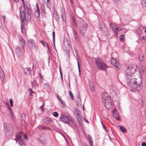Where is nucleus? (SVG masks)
<instances>
[{
	"mask_svg": "<svg viewBox=\"0 0 146 146\" xmlns=\"http://www.w3.org/2000/svg\"><path fill=\"white\" fill-rule=\"evenodd\" d=\"M31 13L22 11L20 9V17L21 22L25 25L31 20Z\"/></svg>",
	"mask_w": 146,
	"mask_h": 146,
	"instance_id": "1",
	"label": "nucleus"
},
{
	"mask_svg": "<svg viewBox=\"0 0 146 146\" xmlns=\"http://www.w3.org/2000/svg\"><path fill=\"white\" fill-rule=\"evenodd\" d=\"M77 25L79 27V30L80 33L83 35L86 31L88 27V25L85 22L84 20L81 18L79 19Z\"/></svg>",
	"mask_w": 146,
	"mask_h": 146,
	"instance_id": "2",
	"label": "nucleus"
},
{
	"mask_svg": "<svg viewBox=\"0 0 146 146\" xmlns=\"http://www.w3.org/2000/svg\"><path fill=\"white\" fill-rule=\"evenodd\" d=\"M95 62L96 65L99 69L105 70L108 68L106 64L101 59H97Z\"/></svg>",
	"mask_w": 146,
	"mask_h": 146,
	"instance_id": "3",
	"label": "nucleus"
},
{
	"mask_svg": "<svg viewBox=\"0 0 146 146\" xmlns=\"http://www.w3.org/2000/svg\"><path fill=\"white\" fill-rule=\"evenodd\" d=\"M138 69V68L136 65H131L127 67V69L126 71V74L129 75H131V74H133Z\"/></svg>",
	"mask_w": 146,
	"mask_h": 146,
	"instance_id": "4",
	"label": "nucleus"
},
{
	"mask_svg": "<svg viewBox=\"0 0 146 146\" xmlns=\"http://www.w3.org/2000/svg\"><path fill=\"white\" fill-rule=\"evenodd\" d=\"M23 5L24 9L22 11H24V12H31V6L29 1H25V3H24V4H23Z\"/></svg>",
	"mask_w": 146,
	"mask_h": 146,
	"instance_id": "5",
	"label": "nucleus"
},
{
	"mask_svg": "<svg viewBox=\"0 0 146 146\" xmlns=\"http://www.w3.org/2000/svg\"><path fill=\"white\" fill-rule=\"evenodd\" d=\"M134 87L136 90L137 91L140 90L142 86V82L141 79H140L139 81H137L136 79L135 82H134Z\"/></svg>",
	"mask_w": 146,
	"mask_h": 146,
	"instance_id": "6",
	"label": "nucleus"
},
{
	"mask_svg": "<svg viewBox=\"0 0 146 146\" xmlns=\"http://www.w3.org/2000/svg\"><path fill=\"white\" fill-rule=\"evenodd\" d=\"M111 26L112 30L114 32L115 35L117 37L118 36L117 33L120 31H121V29L119 26L114 24H112L111 25Z\"/></svg>",
	"mask_w": 146,
	"mask_h": 146,
	"instance_id": "7",
	"label": "nucleus"
},
{
	"mask_svg": "<svg viewBox=\"0 0 146 146\" xmlns=\"http://www.w3.org/2000/svg\"><path fill=\"white\" fill-rule=\"evenodd\" d=\"M28 44L31 51L35 49L36 47L35 43L34 40L32 39H29L28 41Z\"/></svg>",
	"mask_w": 146,
	"mask_h": 146,
	"instance_id": "8",
	"label": "nucleus"
},
{
	"mask_svg": "<svg viewBox=\"0 0 146 146\" xmlns=\"http://www.w3.org/2000/svg\"><path fill=\"white\" fill-rule=\"evenodd\" d=\"M15 139L16 142L21 146L24 144L23 139L21 138V135L19 133L16 135Z\"/></svg>",
	"mask_w": 146,
	"mask_h": 146,
	"instance_id": "9",
	"label": "nucleus"
},
{
	"mask_svg": "<svg viewBox=\"0 0 146 146\" xmlns=\"http://www.w3.org/2000/svg\"><path fill=\"white\" fill-rule=\"evenodd\" d=\"M60 120L66 123H70V120L69 117L64 115H62L60 117Z\"/></svg>",
	"mask_w": 146,
	"mask_h": 146,
	"instance_id": "10",
	"label": "nucleus"
},
{
	"mask_svg": "<svg viewBox=\"0 0 146 146\" xmlns=\"http://www.w3.org/2000/svg\"><path fill=\"white\" fill-rule=\"evenodd\" d=\"M111 64L117 69H119L120 66L119 62L115 59L112 58L111 60Z\"/></svg>",
	"mask_w": 146,
	"mask_h": 146,
	"instance_id": "11",
	"label": "nucleus"
},
{
	"mask_svg": "<svg viewBox=\"0 0 146 146\" xmlns=\"http://www.w3.org/2000/svg\"><path fill=\"white\" fill-rule=\"evenodd\" d=\"M15 52L17 56L21 57L23 54L22 49L21 48L17 46L15 49Z\"/></svg>",
	"mask_w": 146,
	"mask_h": 146,
	"instance_id": "12",
	"label": "nucleus"
},
{
	"mask_svg": "<svg viewBox=\"0 0 146 146\" xmlns=\"http://www.w3.org/2000/svg\"><path fill=\"white\" fill-rule=\"evenodd\" d=\"M102 100L103 102H106L107 101H111V98L108 96L107 94L104 92L102 95Z\"/></svg>",
	"mask_w": 146,
	"mask_h": 146,
	"instance_id": "13",
	"label": "nucleus"
},
{
	"mask_svg": "<svg viewBox=\"0 0 146 146\" xmlns=\"http://www.w3.org/2000/svg\"><path fill=\"white\" fill-rule=\"evenodd\" d=\"M104 103L105 107L107 109L109 110L111 108L112 104L111 99V101H108Z\"/></svg>",
	"mask_w": 146,
	"mask_h": 146,
	"instance_id": "14",
	"label": "nucleus"
},
{
	"mask_svg": "<svg viewBox=\"0 0 146 146\" xmlns=\"http://www.w3.org/2000/svg\"><path fill=\"white\" fill-rule=\"evenodd\" d=\"M4 127L5 131H9L11 130H13V126L9 124H4Z\"/></svg>",
	"mask_w": 146,
	"mask_h": 146,
	"instance_id": "15",
	"label": "nucleus"
},
{
	"mask_svg": "<svg viewBox=\"0 0 146 146\" xmlns=\"http://www.w3.org/2000/svg\"><path fill=\"white\" fill-rule=\"evenodd\" d=\"M19 44L20 46L22 47L23 49H24L26 43L25 40L21 37L19 38Z\"/></svg>",
	"mask_w": 146,
	"mask_h": 146,
	"instance_id": "16",
	"label": "nucleus"
},
{
	"mask_svg": "<svg viewBox=\"0 0 146 146\" xmlns=\"http://www.w3.org/2000/svg\"><path fill=\"white\" fill-rule=\"evenodd\" d=\"M53 17L57 21H59L60 17L57 12L55 10L54 11L53 13Z\"/></svg>",
	"mask_w": 146,
	"mask_h": 146,
	"instance_id": "17",
	"label": "nucleus"
},
{
	"mask_svg": "<svg viewBox=\"0 0 146 146\" xmlns=\"http://www.w3.org/2000/svg\"><path fill=\"white\" fill-rule=\"evenodd\" d=\"M23 71L25 75H29L31 72V70L29 68H24L23 69Z\"/></svg>",
	"mask_w": 146,
	"mask_h": 146,
	"instance_id": "18",
	"label": "nucleus"
},
{
	"mask_svg": "<svg viewBox=\"0 0 146 146\" xmlns=\"http://www.w3.org/2000/svg\"><path fill=\"white\" fill-rule=\"evenodd\" d=\"M74 116L77 118L78 121L79 123H80L81 122V114L80 112L78 113H75L74 114Z\"/></svg>",
	"mask_w": 146,
	"mask_h": 146,
	"instance_id": "19",
	"label": "nucleus"
},
{
	"mask_svg": "<svg viewBox=\"0 0 146 146\" xmlns=\"http://www.w3.org/2000/svg\"><path fill=\"white\" fill-rule=\"evenodd\" d=\"M38 128L39 129L48 130H51V129L49 127L45 126H43L41 125L38 126Z\"/></svg>",
	"mask_w": 146,
	"mask_h": 146,
	"instance_id": "20",
	"label": "nucleus"
},
{
	"mask_svg": "<svg viewBox=\"0 0 146 146\" xmlns=\"http://www.w3.org/2000/svg\"><path fill=\"white\" fill-rule=\"evenodd\" d=\"M34 15L35 17L36 18H38L40 16V13L39 12V9L38 6V9L36 10L34 12Z\"/></svg>",
	"mask_w": 146,
	"mask_h": 146,
	"instance_id": "21",
	"label": "nucleus"
},
{
	"mask_svg": "<svg viewBox=\"0 0 146 146\" xmlns=\"http://www.w3.org/2000/svg\"><path fill=\"white\" fill-rule=\"evenodd\" d=\"M39 86L38 84L37 83L36 79H35L34 81L32 83V87L33 88L36 89L38 88Z\"/></svg>",
	"mask_w": 146,
	"mask_h": 146,
	"instance_id": "22",
	"label": "nucleus"
},
{
	"mask_svg": "<svg viewBox=\"0 0 146 146\" xmlns=\"http://www.w3.org/2000/svg\"><path fill=\"white\" fill-rule=\"evenodd\" d=\"M51 121V119L49 117H47L46 118L44 121V124H49Z\"/></svg>",
	"mask_w": 146,
	"mask_h": 146,
	"instance_id": "23",
	"label": "nucleus"
},
{
	"mask_svg": "<svg viewBox=\"0 0 146 146\" xmlns=\"http://www.w3.org/2000/svg\"><path fill=\"white\" fill-rule=\"evenodd\" d=\"M77 100H76V102L78 104H80L81 102V100L80 98V95L78 94H77L76 95Z\"/></svg>",
	"mask_w": 146,
	"mask_h": 146,
	"instance_id": "24",
	"label": "nucleus"
},
{
	"mask_svg": "<svg viewBox=\"0 0 146 146\" xmlns=\"http://www.w3.org/2000/svg\"><path fill=\"white\" fill-rule=\"evenodd\" d=\"M39 140L42 144L44 145H46V139H40Z\"/></svg>",
	"mask_w": 146,
	"mask_h": 146,
	"instance_id": "25",
	"label": "nucleus"
},
{
	"mask_svg": "<svg viewBox=\"0 0 146 146\" xmlns=\"http://www.w3.org/2000/svg\"><path fill=\"white\" fill-rule=\"evenodd\" d=\"M120 41L121 42H123L125 40V36L124 35H121L119 37Z\"/></svg>",
	"mask_w": 146,
	"mask_h": 146,
	"instance_id": "26",
	"label": "nucleus"
},
{
	"mask_svg": "<svg viewBox=\"0 0 146 146\" xmlns=\"http://www.w3.org/2000/svg\"><path fill=\"white\" fill-rule=\"evenodd\" d=\"M68 93L70 95V98L72 100H73L74 99V97L73 94L71 91L70 90H69L68 91Z\"/></svg>",
	"mask_w": 146,
	"mask_h": 146,
	"instance_id": "27",
	"label": "nucleus"
},
{
	"mask_svg": "<svg viewBox=\"0 0 146 146\" xmlns=\"http://www.w3.org/2000/svg\"><path fill=\"white\" fill-rule=\"evenodd\" d=\"M120 127V130L123 132L124 133H126V131L125 128H124V127L121 126H119Z\"/></svg>",
	"mask_w": 146,
	"mask_h": 146,
	"instance_id": "28",
	"label": "nucleus"
},
{
	"mask_svg": "<svg viewBox=\"0 0 146 146\" xmlns=\"http://www.w3.org/2000/svg\"><path fill=\"white\" fill-rule=\"evenodd\" d=\"M61 17L62 21L64 22H65V21H66V18L65 14L63 13Z\"/></svg>",
	"mask_w": 146,
	"mask_h": 146,
	"instance_id": "29",
	"label": "nucleus"
},
{
	"mask_svg": "<svg viewBox=\"0 0 146 146\" xmlns=\"http://www.w3.org/2000/svg\"><path fill=\"white\" fill-rule=\"evenodd\" d=\"M24 26L23 25H21V31L22 33L24 34L25 33V31L24 29Z\"/></svg>",
	"mask_w": 146,
	"mask_h": 146,
	"instance_id": "30",
	"label": "nucleus"
},
{
	"mask_svg": "<svg viewBox=\"0 0 146 146\" xmlns=\"http://www.w3.org/2000/svg\"><path fill=\"white\" fill-rule=\"evenodd\" d=\"M113 116L117 120H119V117L118 115L116 114H113Z\"/></svg>",
	"mask_w": 146,
	"mask_h": 146,
	"instance_id": "31",
	"label": "nucleus"
},
{
	"mask_svg": "<svg viewBox=\"0 0 146 146\" xmlns=\"http://www.w3.org/2000/svg\"><path fill=\"white\" fill-rule=\"evenodd\" d=\"M25 115L24 113H22L21 116V119L22 120H24L25 118Z\"/></svg>",
	"mask_w": 146,
	"mask_h": 146,
	"instance_id": "32",
	"label": "nucleus"
},
{
	"mask_svg": "<svg viewBox=\"0 0 146 146\" xmlns=\"http://www.w3.org/2000/svg\"><path fill=\"white\" fill-rule=\"evenodd\" d=\"M52 38H53V43H54L55 39V33L54 31L52 32Z\"/></svg>",
	"mask_w": 146,
	"mask_h": 146,
	"instance_id": "33",
	"label": "nucleus"
},
{
	"mask_svg": "<svg viewBox=\"0 0 146 146\" xmlns=\"http://www.w3.org/2000/svg\"><path fill=\"white\" fill-rule=\"evenodd\" d=\"M52 115L53 116L55 117H57L58 116V114L56 112H54L52 113Z\"/></svg>",
	"mask_w": 146,
	"mask_h": 146,
	"instance_id": "34",
	"label": "nucleus"
},
{
	"mask_svg": "<svg viewBox=\"0 0 146 146\" xmlns=\"http://www.w3.org/2000/svg\"><path fill=\"white\" fill-rule=\"evenodd\" d=\"M58 97L59 98V100L61 102V103L63 106H64L65 105V103L64 101H63L61 99H60V98L58 96Z\"/></svg>",
	"mask_w": 146,
	"mask_h": 146,
	"instance_id": "35",
	"label": "nucleus"
},
{
	"mask_svg": "<svg viewBox=\"0 0 146 146\" xmlns=\"http://www.w3.org/2000/svg\"><path fill=\"white\" fill-rule=\"evenodd\" d=\"M65 44L66 45H67V49L69 50L70 48V46L69 44L68 43V42H65Z\"/></svg>",
	"mask_w": 146,
	"mask_h": 146,
	"instance_id": "36",
	"label": "nucleus"
},
{
	"mask_svg": "<svg viewBox=\"0 0 146 146\" xmlns=\"http://www.w3.org/2000/svg\"><path fill=\"white\" fill-rule=\"evenodd\" d=\"M9 109L11 111V117L13 119L14 118V115L13 113H12V109L10 108H9Z\"/></svg>",
	"mask_w": 146,
	"mask_h": 146,
	"instance_id": "37",
	"label": "nucleus"
},
{
	"mask_svg": "<svg viewBox=\"0 0 146 146\" xmlns=\"http://www.w3.org/2000/svg\"><path fill=\"white\" fill-rule=\"evenodd\" d=\"M80 112V110L78 108H76V109L74 111V114H75V113H78V112Z\"/></svg>",
	"mask_w": 146,
	"mask_h": 146,
	"instance_id": "38",
	"label": "nucleus"
},
{
	"mask_svg": "<svg viewBox=\"0 0 146 146\" xmlns=\"http://www.w3.org/2000/svg\"><path fill=\"white\" fill-rule=\"evenodd\" d=\"M9 101L11 106V107H13V101L12 99H10Z\"/></svg>",
	"mask_w": 146,
	"mask_h": 146,
	"instance_id": "39",
	"label": "nucleus"
},
{
	"mask_svg": "<svg viewBox=\"0 0 146 146\" xmlns=\"http://www.w3.org/2000/svg\"><path fill=\"white\" fill-rule=\"evenodd\" d=\"M142 3L143 5L146 7V0H143Z\"/></svg>",
	"mask_w": 146,
	"mask_h": 146,
	"instance_id": "40",
	"label": "nucleus"
},
{
	"mask_svg": "<svg viewBox=\"0 0 146 146\" xmlns=\"http://www.w3.org/2000/svg\"><path fill=\"white\" fill-rule=\"evenodd\" d=\"M143 56H140L139 57V60L141 61H142L143 60Z\"/></svg>",
	"mask_w": 146,
	"mask_h": 146,
	"instance_id": "41",
	"label": "nucleus"
},
{
	"mask_svg": "<svg viewBox=\"0 0 146 146\" xmlns=\"http://www.w3.org/2000/svg\"><path fill=\"white\" fill-rule=\"evenodd\" d=\"M41 12H42V13L43 14H45L46 13V12H45V10L44 9V8H41Z\"/></svg>",
	"mask_w": 146,
	"mask_h": 146,
	"instance_id": "42",
	"label": "nucleus"
},
{
	"mask_svg": "<svg viewBox=\"0 0 146 146\" xmlns=\"http://www.w3.org/2000/svg\"><path fill=\"white\" fill-rule=\"evenodd\" d=\"M78 66V70L79 71V74H80V66L79 65V62L78 61H77Z\"/></svg>",
	"mask_w": 146,
	"mask_h": 146,
	"instance_id": "43",
	"label": "nucleus"
},
{
	"mask_svg": "<svg viewBox=\"0 0 146 146\" xmlns=\"http://www.w3.org/2000/svg\"><path fill=\"white\" fill-rule=\"evenodd\" d=\"M3 73H4L3 72V70H2V68H1V67H0V75L2 74V75H3Z\"/></svg>",
	"mask_w": 146,
	"mask_h": 146,
	"instance_id": "44",
	"label": "nucleus"
},
{
	"mask_svg": "<svg viewBox=\"0 0 146 146\" xmlns=\"http://www.w3.org/2000/svg\"><path fill=\"white\" fill-rule=\"evenodd\" d=\"M88 139H89V140L90 145H91V146L92 143H91V140L90 138V136L89 135H88Z\"/></svg>",
	"mask_w": 146,
	"mask_h": 146,
	"instance_id": "45",
	"label": "nucleus"
},
{
	"mask_svg": "<svg viewBox=\"0 0 146 146\" xmlns=\"http://www.w3.org/2000/svg\"><path fill=\"white\" fill-rule=\"evenodd\" d=\"M102 124L104 129V130H105V131H106L107 132V129L106 128V127L105 126V125H104V124H103V123H102Z\"/></svg>",
	"mask_w": 146,
	"mask_h": 146,
	"instance_id": "46",
	"label": "nucleus"
},
{
	"mask_svg": "<svg viewBox=\"0 0 146 146\" xmlns=\"http://www.w3.org/2000/svg\"><path fill=\"white\" fill-rule=\"evenodd\" d=\"M46 45L47 47V48L48 49V50H49V51H50V52L51 51L50 49V48L49 47V46H48V43H46Z\"/></svg>",
	"mask_w": 146,
	"mask_h": 146,
	"instance_id": "47",
	"label": "nucleus"
},
{
	"mask_svg": "<svg viewBox=\"0 0 146 146\" xmlns=\"http://www.w3.org/2000/svg\"><path fill=\"white\" fill-rule=\"evenodd\" d=\"M59 70H60V75L61 76V77H62V76H63L62 74V71L61 70L60 67H59Z\"/></svg>",
	"mask_w": 146,
	"mask_h": 146,
	"instance_id": "48",
	"label": "nucleus"
},
{
	"mask_svg": "<svg viewBox=\"0 0 146 146\" xmlns=\"http://www.w3.org/2000/svg\"><path fill=\"white\" fill-rule=\"evenodd\" d=\"M72 21H73V23H74V24H75V18H74V17L73 16L72 17Z\"/></svg>",
	"mask_w": 146,
	"mask_h": 146,
	"instance_id": "49",
	"label": "nucleus"
},
{
	"mask_svg": "<svg viewBox=\"0 0 146 146\" xmlns=\"http://www.w3.org/2000/svg\"><path fill=\"white\" fill-rule=\"evenodd\" d=\"M50 1L49 0H47V6H49L50 5Z\"/></svg>",
	"mask_w": 146,
	"mask_h": 146,
	"instance_id": "50",
	"label": "nucleus"
},
{
	"mask_svg": "<svg viewBox=\"0 0 146 146\" xmlns=\"http://www.w3.org/2000/svg\"><path fill=\"white\" fill-rule=\"evenodd\" d=\"M142 146H146V143L144 142H143L142 143Z\"/></svg>",
	"mask_w": 146,
	"mask_h": 146,
	"instance_id": "51",
	"label": "nucleus"
},
{
	"mask_svg": "<svg viewBox=\"0 0 146 146\" xmlns=\"http://www.w3.org/2000/svg\"><path fill=\"white\" fill-rule=\"evenodd\" d=\"M74 38H75V39L76 40L78 41V38L77 36L76 35H74Z\"/></svg>",
	"mask_w": 146,
	"mask_h": 146,
	"instance_id": "52",
	"label": "nucleus"
},
{
	"mask_svg": "<svg viewBox=\"0 0 146 146\" xmlns=\"http://www.w3.org/2000/svg\"><path fill=\"white\" fill-rule=\"evenodd\" d=\"M41 42L43 45L44 46V45L45 44V42H44V41L43 40H42L41 41Z\"/></svg>",
	"mask_w": 146,
	"mask_h": 146,
	"instance_id": "53",
	"label": "nucleus"
},
{
	"mask_svg": "<svg viewBox=\"0 0 146 146\" xmlns=\"http://www.w3.org/2000/svg\"><path fill=\"white\" fill-rule=\"evenodd\" d=\"M24 138L25 139H27L28 138L26 134L24 135Z\"/></svg>",
	"mask_w": 146,
	"mask_h": 146,
	"instance_id": "54",
	"label": "nucleus"
},
{
	"mask_svg": "<svg viewBox=\"0 0 146 146\" xmlns=\"http://www.w3.org/2000/svg\"><path fill=\"white\" fill-rule=\"evenodd\" d=\"M73 33L74 34V35H76L77 34L76 32V31H74V30L73 31Z\"/></svg>",
	"mask_w": 146,
	"mask_h": 146,
	"instance_id": "55",
	"label": "nucleus"
},
{
	"mask_svg": "<svg viewBox=\"0 0 146 146\" xmlns=\"http://www.w3.org/2000/svg\"><path fill=\"white\" fill-rule=\"evenodd\" d=\"M29 91H31V93H32V94L33 93H35V92L33 91V90H32L31 89H29Z\"/></svg>",
	"mask_w": 146,
	"mask_h": 146,
	"instance_id": "56",
	"label": "nucleus"
},
{
	"mask_svg": "<svg viewBox=\"0 0 146 146\" xmlns=\"http://www.w3.org/2000/svg\"><path fill=\"white\" fill-rule=\"evenodd\" d=\"M39 75L40 76V78H41V79H42V76L41 75V74L40 73H39Z\"/></svg>",
	"mask_w": 146,
	"mask_h": 146,
	"instance_id": "57",
	"label": "nucleus"
},
{
	"mask_svg": "<svg viewBox=\"0 0 146 146\" xmlns=\"http://www.w3.org/2000/svg\"><path fill=\"white\" fill-rule=\"evenodd\" d=\"M89 85L90 89L91 90V87L90 85V82H89Z\"/></svg>",
	"mask_w": 146,
	"mask_h": 146,
	"instance_id": "58",
	"label": "nucleus"
},
{
	"mask_svg": "<svg viewBox=\"0 0 146 146\" xmlns=\"http://www.w3.org/2000/svg\"><path fill=\"white\" fill-rule=\"evenodd\" d=\"M84 120L86 123H88V121L86 118L84 119Z\"/></svg>",
	"mask_w": 146,
	"mask_h": 146,
	"instance_id": "59",
	"label": "nucleus"
},
{
	"mask_svg": "<svg viewBox=\"0 0 146 146\" xmlns=\"http://www.w3.org/2000/svg\"><path fill=\"white\" fill-rule=\"evenodd\" d=\"M21 1H22V4H24V3H25V2L24 0H21Z\"/></svg>",
	"mask_w": 146,
	"mask_h": 146,
	"instance_id": "60",
	"label": "nucleus"
},
{
	"mask_svg": "<svg viewBox=\"0 0 146 146\" xmlns=\"http://www.w3.org/2000/svg\"><path fill=\"white\" fill-rule=\"evenodd\" d=\"M2 19H3V20L4 21H5V17H3L2 18Z\"/></svg>",
	"mask_w": 146,
	"mask_h": 146,
	"instance_id": "61",
	"label": "nucleus"
},
{
	"mask_svg": "<svg viewBox=\"0 0 146 146\" xmlns=\"http://www.w3.org/2000/svg\"><path fill=\"white\" fill-rule=\"evenodd\" d=\"M14 1L16 3L18 2L19 1V0H14Z\"/></svg>",
	"mask_w": 146,
	"mask_h": 146,
	"instance_id": "62",
	"label": "nucleus"
},
{
	"mask_svg": "<svg viewBox=\"0 0 146 146\" xmlns=\"http://www.w3.org/2000/svg\"><path fill=\"white\" fill-rule=\"evenodd\" d=\"M83 146H88V145H87V144H84Z\"/></svg>",
	"mask_w": 146,
	"mask_h": 146,
	"instance_id": "63",
	"label": "nucleus"
},
{
	"mask_svg": "<svg viewBox=\"0 0 146 146\" xmlns=\"http://www.w3.org/2000/svg\"><path fill=\"white\" fill-rule=\"evenodd\" d=\"M82 109H83V111H84V106H83Z\"/></svg>",
	"mask_w": 146,
	"mask_h": 146,
	"instance_id": "64",
	"label": "nucleus"
}]
</instances>
